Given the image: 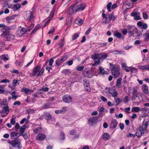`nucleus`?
I'll return each instance as SVG.
<instances>
[{
	"instance_id": "nucleus-2",
	"label": "nucleus",
	"mask_w": 149,
	"mask_h": 149,
	"mask_svg": "<svg viewBox=\"0 0 149 149\" xmlns=\"http://www.w3.org/2000/svg\"><path fill=\"white\" fill-rule=\"evenodd\" d=\"M7 141L13 147H17L18 149L19 148L20 145L21 143L20 140L18 139H15L12 141H10L9 140H8Z\"/></svg>"
},
{
	"instance_id": "nucleus-3",
	"label": "nucleus",
	"mask_w": 149,
	"mask_h": 149,
	"mask_svg": "<svg viewBox=\"0 0 149 149\" xmlns=\"http://www.w3.org/2000/svg\"><path fill=\"white\" fill-rule=\"evenodd\" d=\"M91 58L95 60V63L92 64L93 66H97L100 64L101 58L98 56V55L96 54L94 55H92Z\"/></svg>"
},
{
	"instance_id": "nucleus-28",
	"label": "nucleus",
	"mask_w": 149,
	"mask_h": 149,
	"mask_svg": "<svg viewBox=\"0 0 149 149\" xmlns=\"http://www.w3.org/2000/svg\"><path fill=\"white\" fill-rule=\"evenodd\" d=\"M114 101L116 103V106H118L122 102V99L119 98H116L114 99Z\"/></svg>"
},
{
	"instance_id": "nucleus-25",
	"label": "nucleus",
	"mask_w": 149,
	"mask_h": 149,
	"mask_svg": "<svg viewBox=\"0 0 149 149\" xmlns=\"http://www.w3.org/2000/svg\"><path fill=\"white\" fill-rule=\"evenodd\" d=\"M139 68L142 70H149V65H139Z\"/></svg>"
},
{
	"instance_id": "nucleus-37",
	"label": "nucleus",
	"mask_w": 149,
	"mask_h": 149,
	"mask_svg": "<svg viewBox=\"0 0 149 149\" xmlns=\"http://www.w3.org/2000/svg\"><path fill=\"white\" fill-rule=\"evenodd\" d=\"M63 61L61 59L58 58L56 61V65L57 66L60 65Z\"/></svg>"
},
{
	"instance_id": "nucleus-57",
	"label": "nucleus",
	"mask_w": 149,
	"mask_h": 149,
	"mask_svg": "<svg viewBox=\"0 0 149 149\" xmlns=\"http://www.w3.org/2000/svg\"><path fill=\"white\" fill-rule=\"evenodd\" d=\"M41 129V128L40 127H38L35 129L33 130V132L36 133H37L38 131L40 132Z\"/></svg>"
},
{
	"instance_id": "nucleus-8",
	"label": "nucleus",
	"mask_w": 149,
	"mask_h": 149,
	"mask_svg": "<svg viewBox=\"0 0 149 149\" xmlns=\"http://www.w3.org/2000/svg\"><path fill=\"white\" fill-rule=\"evenodd\" d=\"M107 18H108L109 19H107V20H105L104 22H103L105 23H108L112 20H114L116 18V17L114 16L113 14L112 13L108 14L107 15Z\"/></svg>"
},
{
	"instance_id": "nucleus-15",
	"label": "nucleus",
	"mask_w": 149,
	"mask_h": 149,
	"mask_svg": "<svg viewBox=\"0 0 149 149\" xmlns=\"http://www.w3.org/2000/svg\"><path fill=\"white\" fill-rule=\"evenodd\" d=\"M8 7L9 8L13 9L15 11L18 10L20 8V6L19 4L14 5L11 4L8 6Z\"/></svg>"
},
{
	"instance_id": "nucleus-27",
	"label": "nucleus",
	"mask_w": 149,
	"mask_h": 149,
	"mask_svg": "<svg viewBox=\"0 0 149 149\" xmlns=\"http://www.w3.org/2000/svg\"><path fill=\"white\" fill-rule=\"evenodd\" d=\"M143 36L145 37L144 40L145 41H147L149 40V31H147L144 34Z\"/></svg>"
},
{
	"instance_id": "nucleus-52",
	"label": "nucleus",
	"mask_w": 149,
	"mask_h": 149,
	"mask_svg": "<svg viewBox=\"0 0 149 149\" xmlns=\"http://www.w3.org/2000/svg\"><path fill=\"white\" fill-rule=\"evenodd\" d=\"M121 31L123 34L124 35H126L127 33V30L125 29H123L121 30Z\"/></svg>"
},
{
	"instance_id": "nucleus-53",
	"label": "nucleus",
	"mask_w": 149,
	"mask_h": 149,
	"mask_svg": "<svg viewBox=\"0 0 149 149\" xmlns=\"http://www.w3.org/2000/svg\"><path fill=\"white\" fill-rule=\"evenodd\" d=\"M20 133L22 134V136H23L25 139H27L28 136L26 133L23 132L22 133Z\"/></svg>"
},
{
	"instance_id": "nucleus-47",
	"label": "nucleus",
	"mask_w": 149,
	"mask_h": 149,
	"mask_svg": "<svg viewBox=\"0 0 149 149\" xmlns=\"http://www.w3.org/2000/svg\"><path fill=\"white\" fill-rule=\"evenodd\" d=\"M35 110L32 109H28L26 111L28 113H32L35 112Z\"/></svg>"
},
{
	"instance_id": "nucleus-11",
	"label": "nucleus",
	"mask_w": 149,
	"mask_h": 149,
	"mask_svg": "<svg viewBox=\"0 0 149 149\" xmlns=\"http://www.w3.org/2000/svg\"><path fill=\"white\" fill-rule=\"evenodd\" d=\"M46 138L45 135L42 133H39L37 135L36 139L37 140L42 141L45 140Z\"/></svg>"
},
{
	"instance_id": "nucleus-38",
	"label": "nucleus",
	"mask_w": 149,
	"mask_h": 149,
	"mask_svg": "<svg viewBox=\"0 0 149 149\" xmlns=\"http://www.w3.org/2000/svg\"><path fill=\"white\" fill-rule=\"evenodd\" d=\"M70 70L69 69H65L63 70L62 73L66 75L69 74L70 72Z\"/></svg>"
},
{
	"instance_id": "nucleus-7",
	"label": "nucleus",
	"mask_w": 149,
	"mask_h": 149,
	"mask_svg": "<svg viewBox=\"0 0 149 149\" xmlns=\"http://www.w3.org/2000/svg\"><path fill=\"white\" fill-rule=\"evenodd\" d=\"M62 99L64 102L67 103H70L72 100V96L68 95H66L62 97Z\"/></svg>"
},
{
	"instance_id": "nucleus-58",
	"label": "nucleus",
	"mask_w": 149,
	"mask_h": 149,
	"mask_svg": "<svg viewBox=\"0 0 149 149\" xmlns=\"http://www.w3.org/2000/svg\"><path fill=\"white\" fill-rule=\"evenodd\" d=\"M5 44L4 41L2 40L1 39H0V46L1 47L4 46Z\"/></svg>"
},
{
	"instance_id": "nucleus-51",
	"label": "nucleus",
	"mask_w": 149,
	"mask_h": 149,
	"mask_svg": "<svg viewBox=\"0 0 149 149\" xmlns=\"http://www.w3.org/2000/svg\"><path fill=\"white\" fill-rule=\"evenodd\" d=\"M124 111L125 112L127 113H130V107H127L125 108L124 109Z\"/></svg>"
},
{
	"instance_id": "nucleus-54",
	"label": "nucleus",
	"mask_w": 149,
	"mask_h": 149,
	"mask_svg": "<svg viewBox=\"0 0 149 149\" xmlns=\"http://www.w3.org/2000/svg\"><path fill=\"white\" fill-rule=\"evenodd\" d=\"M79 36V34L78 33H77L74 34L72 36V40H75Z\"/></svg>"
},
{
	"instance_id": "nucleus-32",
	"label": "nucleus",
	"mask_w": 149,
	"mask_h": 149,
	"mask_svg": "<svg viewBox=\"0 0 149 149\" xmlns=\"http://www.w3.org/2000/svg\"><path fill=\"white\" fill-rule=\"evenodd\" d=\"M140 111H141L140 110V108L138 107H133L131 111L132 112H138Z\"/></svg>"
},
{
	"instance_id": "nucleus-21",
	"label": "nucleus",
	"mask_w": 149,
	"mask_h": 149,
	"mask_svg": "<svg viewBox=\"0 0 149 149\" xmlns=\"http://www.w3.org/2000/svg\"><path fill=\"white\" fill-rule=\"evenodd\" d=\"M16 15H13L10 17H7L6 18V22L8 23L11 22L12 20H14L15 19Z\"/></svg>"
},
{
	"instance_id": "nucleus-14",
	"label": "nucleus",
	"mask_w": 149,
	"mask_h": 149,
	"mask_svg": "<svg viewBox=\"0 0 149 149\" xmlns=\"http://www.w3.org/2000/svg\"><path fill=\"white\" fill-rule=\"evenodd\" d=\"M28 30L25 28L23 27L21 30H18L17 32V34L19 36L26 33Z\"/></svg>"
},
{
	"instance_id": "nucleus-43",
	"label": "nucleus",
	"mask_w": 149,
	"mask_h": 149,
	"mask_svg": "<svg viewBox=\"0 0 149 149\" xmlns=\"http://www.w3.org/2000/svg\"><path fill=\"white\" fill-rule=\"evenodd\" d=\"M44 67H43L40 70L37 76H39L42 75L44 72Z\"/></svg>"
},
{
	"instance_id": "nucleus-12",
	"label": "nucleus",
	"mask_w": 149,
	"mask_h": 149,
	"mask_svg": "<svg viewBox=\"0 0 149 149\" xmlns=\"http://www.w3.org/2000/svg\"><path fill=\"white\" fill-rule=\"evenodd\" d=\"M9 112V109L7 105L4 104L2 110L0 112L1 113H6V115H7Z\"/></svg>"
},
{
	"instance_id": "nucleus-9",
	"label": "nucleus",
	"mask_w": 149,
	"mask_h": 149,
	"mask_svg": "<svg viewBox=\"0 0 149 149\" xmlns=\"http://www.w3.org/2000/svg\"><path fill=\"white\" fill-rule=\"evenodd\" d=\"M33 16L32 13L30 11L26 12L25 18L29 21H31L33 19Z\"/></svg>"
},
{
	"instance_id": "nucleus-63",
	"label": "nucleus",
	"mask_w": 149,
	"mask_h": 149,
	"mask_svg": "<svg viewBox=\"0 0 149 149\" xmlns=\"http://www.w3.org/2000/svg\"><path fill=\"white\" fill-rule=\"evenodd\" d=\"M84 69V66H78V67L77 68V70L79 71H81L83 70Z\"/></svg>"
},
{
	"instance_id": "nucleus-56",
	"label": "nucleus",
	"mask_w": 149,
	"mask_h": 149,
	"mask_svg": "<svg viewBox=\"0 0 149 149\" xmlns=\"http://www.w3.org/2000/svg\"><path fill=\"white\" fill-rule=\"evenodd\" d=\"M73 63L72 60L68 61L66 62V64L68 65H72Z\"/></svg>"
},
{
	"instance_id": "nucleus-17",
	"label": "nucleus",
	"mask_w": 149,
	"mask_h": 149,
	"mask_svg": "<svg viewBox=\"0 0 149 149\" xmlns=\"http://www.w3.org/2000/svg\"><path fill=\"white\" fill-rule=\"evenodd\" d=\"M97 116H94L88 119V121L89 123L92 125L96 123L97 122Z\"/></svg>"
},
{
	"instance_id": "nucleus-4",
	"label": "nucleus",
	"mask_w": 149,
	"mask_h": 149,
	"mask_svg": "<svg viewBox=\"0 0 149 149\" xmlns=\"http://www.w3.org/2000/svg\"><path fill=\"white\" fill-rule=\"evenodd\" d=\"M119 68L118 67L114 66L112 70V74L114 78H117L120 74Z\"/></svg>"
},
{
	"instance_id": "nucleus-29",
	"label": "nucleus",
	"mask_w": 149,
	"mask_h": 149,
	"mask_svg": "<svg viewBox=\"0 0 149 149\" xmlns=\"http://www.w3.org/2000/svg\"><path fill=\"white\" fill-rule=\"evenodd\" d=\"M122 81V78H118L116 81V86L118 87L119 88L121 87V85Z\"/></svg>"
},
{
	"instance_id": "nucleus-16",
	"label": "nucleus",
	"mask_w": 149,
	"mask_h": 149,
	"mask_svg": "<svg viewBox=\"0 0 149 149\" xmlns=\"http://www.w3.org/2000/svg\"><path fill=\"white\" fill-rule=\"evenodd\" d=\"M40 65H37L34 69L33 72L31 74V76H34L37 74V73L39 72L40 70Z\"/></svg>"
},
{
	"instance_id": "nucleus-44",
	"label": "nucleus",
	"mask_w": 149,
	"mask_h": 149,
	"mask_svg": "<svg viewBox=\"0 0 149 149\" xmlns=\"http://www.w3.org/2000/svg\"><path fill=\"white\" fill-rule=\"evenodd\" d=\"M60 138L62 140H64L65 139V135L63 133L61 132L60 134Z\"/></svg>"
},
{
	"instance_id": "nucleus-39",
	"label": "nucleus",
	"mask_w": 149,
	"mask_h": 149,
	"mask_svg": "<svg viewBox=\"0 0 149 149\" xmlns=\"http://www.w3.org/2000/svg\"><path fill=\"white\" fill-rule=\"evenodd\" d=\"M16 93L15 91H14L12 93L11 95L12 96V99L16 100L18 97V96L15 95Z\"/></svg>"
},
{
	"instance_id": "nucleus-59",
	"label": "nucleus",
	"mask_w": 149,
	"mask_h": 149,
	"mask_svg": "<svg viewBox=\"0 0 149 149\" xmlns=\"http://www.w3.org/2000/svg\"><path fill=\"white\" fill-rule=\"evenodd\" d=\"M49 90V88L47 87L43 88L40 89V91H47Z\"/></svg>"
},
{
	"instance_id": "nucleus-24",
	"label": "nucleus",
	"mask_w": 149,
	"mask_h": 149,
	"mask_svg": "<svg viewBox=\"0 0 149 149\" xmlns=\"http://www.w3.org/2000/svg\"><path fill=\"white\" fill-rule=\"evenodd\" d=\"M149 125V121H146L144 120L142 123V126H141L142 127H143V128L145 129L146 131L147 130V128Z\"/></svg>"
},
{
	"instance_id": "nucleus-45",
	"label": "nucleus",
	"mask_w": 149,
	"mask_h": 149,
	"mask_svg": "<svg viewBox=\"0 0 149 149\" xmlns=\"http://www.w3.org/2000/svg\"><path fill=\"white\" fill-rule=\"evenodd\" d=\"M112 3L111 2H109L107 5V8L109 12L111 11V7L112 6Z\"/></svg>"
},
{
	"instance_id": "nucleus-40",
	"label": "nucleus",
	"mask_w": 149,
	"mask_h": 149,
	"mask_svg": "<svg viewBox=\"0 0 149 149\" xmlns=\"http://www.w3.org/2000/svg\"><path fill=\"white\" fill-rule=\"evenodd\" d=\"M26 128V125H24L22 126L21 127L20 129V133H22L23 132L25 131V130Z\"/></svg>"
},
{
	"instance_id": "nucleus-36",
	"label": "nucleus",
	"mask_w": 149,
	"mask_h": 149,
	"mask_svg": "<svg viewBox=\"0 0 149 149\" xmlns=\"http://www.w3.org/2000/svg\"><path fill=\"white\" fill-rule=\"evenodd\" d=\"M99 73L102 74H104L105 73V71L104 69L102 67H100L99 68Z\"/></svg>"
},
{
	"instance_id": "nucleus-26",
	"label": "nucleus",
	"mask_w": 149,
	"mask_h": 149,
	"mask_svg": "<svg viewBox=\"0 0 149 149\" xmlns=\"http://www.w3.org/2000/svg\"><path fill=\"white\" fill-rule=\"evenodd\" d=\"M83 21L80 18H77L74 21L75 23L79 25H81L83 24Z\"/></svg>"
},
{
	"instance_id": "nucleus-46",
	"label": "nucleus",
	"mask_w": 149,
	"mask_h": 149,
	"mask_svg": "<svg viewBox=\"0 0 149 149\" xmlns=\"http://www.w3.org/2000/svg\"><path fill=\"white\" fill-rule=\"evenodd\" d=\"M64 44V39L63 38L60 42L59 43V45L60 48H62L63 47Z\"/></svg>"
},
{
	"instance_id": "nucleus-33",
	"label": "nucleus",
	"mask_w": 149,
	"mask_h": 149,
	"mask_svg": "<svg viewBox=\"0 0 149 149\" xmlns=\"http://www.w3.org/2000/svg\"><path fill=\"white\" fill-rule=\"evenodd\" d=\"M127 28L128 31L129 30H133V31H134V29H136L137 30V29L134 26H132L131 25H128L127 26Z\"/></svg>"
},
{
	"instance_id": "nucleus-23",
	"label": "nucleus",
	"mask_w": 149,
	"mask_h": 149,
	"mask_svg": "<svg viewBox=\"0 0 149 149\" xmlns=\"http://www.w3.org/2000/svg\"><path fill=\"white\" fill-rule=\"evenodd\" d=\"M11 134V138L12 139H15L18 138L19 136V134L15 132H12Z\"/></svg>"
},
{
	"instance_id": "nucleus-41",
	"label": "nucleus",
	"mask_w": 149,
	"mask_h": 149,
	"mask_svg": "<svg viewBox=\"0 0 149 149\" xmlns=\"http://www.w3.org/2000/svg\"><path fill=\"white\" fill-rule=\"evenodd\" d=\"M19 82L20 81L19 80L14 79L13 81V85L14 86H15L17 84H19Z\"/></svg>"
},
{
	"instance_id": "nucleus-35",
	"label": "nucleus",
	"mask_w": 149,
	"mask_h": 149,
	"mask_svg": "<svg viewBox=\"0 0 149 149\" xmlns=\"http://www.w3.org/2000/svg\"><path fill=\"white\" fill-rule=\"evenodd\" d=\"M114 36L118 38H120L122 37L121 34L117 31H115L114 32Z\"/></svg>"
},
{
	"instance_id": "nucleus-60",
	"label": "nucleus",
	"mask_w": 149,
	"mask_h": 149,
	"mask_svg": "<svg viewBox=\"0 0 149 149\" xmlns=\"http://www.w3.org/2000/svg\"><path fill=\"white\" fill-rule=\"evenodd\" d=\"M84 86H85L86 87H88L89 86V81H88V80L84 82Z\"/></svg>"
},
{
	"instance_id": "nucleus-10",
	"label": "nucleus",
	"mask_w": 149,
	"mask_h": 149,
	"mask_svg": "<svg viewBox=\"0 0 149 149\" xmlns=\"http://www.w3.org/2000/svg\"><path fill=\"white\" fill-rule=\"evenodd\" d=\"M84 76L86 77L91 78L93 76L92 74L91 73L89 69L87 68L85 69L83 72Z\"/></svg>"
},
{
	"instance_id": "nucleus-55",
	"label": "nucleus",
	"mask_w": 149,
	"mask_h": 149,
	"mask_svg": "<svg viewBox=\"0 0 149 149\" xmlns=\"http://www.w3.org/2000/svg\"><path fill=\"white\" fill-rule=\"evenodd\" d=\"M50 106V104L49 103H48L44 105L42 107V108L44 109H46L48 108Z\"/></svg>"
},
{
	"instance_id": "nucleus-42",
	"label": "nucleus",
	"mask_w": 149,
	"mask_h": 149,
	"mask_svg": "<svg viewBox=\"0 0 149 149\" xmlns=\"http://www.w3.org/2000/svg\"><path fill=\"white\" fill-rule=\"evenodd\" d=\"M1 59H3L4 61H6L8 59V57L7 54L3 55L1 56Z\"/></svg>"
},
{
	"instance_id": "nucleus-30",
	"label": "nucleus",
	"mask_w": 149,
	"mask_h": 149,
	"mask_svg": "<svg viewBox=\"0 0 149 149\" xmlns=\"http://www.w3.org/2000/svg\"><path fill=\"white\" fill-rule=\"evenodd\" d=\"M102 137L104 140H107L109 138L110 135L108 133H106L103 135Z\"/></svg>"
},
{
	"instance_id": "nucleus-49",
	"label": "nucleus",
	"mask_w": 149,
	"mask_h": 149,
	"mask_svg": "<svg viewBox=\"0 0 149 149\" xmlns=\"http://www.w3.org/2000/svg\"><path fill=\"white\" fill-rule=\"evenodd\" d=\"M110 90H111L112 88H105V93L108 95H110V93L109 92H110Z\"/></svg>"
},
{
	"instance_id": "nucleus-64",
	"label": "nucleus",
	"mask_w": 149,
	"mask_h": 149,
	"mask_svg": "<svg viewBox=\"0 0 149 149\" xmlns=\"http://www.w3.org/2000/svg\"><path fill=\"white\" fill-rule=\"evenodd\" d=\"M34 25L33 24H31L30 26L28 28L27 30L29 31H30V30L33 29L34 27Z\"/></svg>"
},
{
	"instance_id": "nucleus-18",
	"label": "nucleus",
	"mask_w": 149,
	"mask_h": 149,
	"mask_svg": "<svg viewBox=\"0 0 149 149\" xmlns=\"http://www.w3.org/2000/svg\"><path fill=\"white\" fill-rule=\"evenodd\" d=\"M118 125V123L116 119L112 120L110 124V127L112 128H115Z\"/></svg>"
},
{
	"instance_id": "nucleus-6",
	"label": "nucleus",
	"mask_w": 149,
	"mask_h": 149,
	"mask_svg": "<svg viewBox=\"0 0 149 149\" xmlns=\"http://www.w3.org/2000/svg\"><path fill=\"white\" fill-rule=\"evenodd\" d=\"M10 29H3V33L1 34V36L6 35L7 36V38L9 39V40H13L15 38V36L14 35L9 34L6 35V34L8 33L9 32V30Z\"/></svg>"
},
{
	"instance_id": "nucleus-20",
	"label": "nucleus",
	"mask_w": 149,
	"mask_h": 149,
	"mask_svg": "<svg viewBox=\"0 0 149 149\" xmlns=\"http://www.w3.org/2000/svg\"><path fill=\"white\" fill-rule=\"evenodd\" d=\"M134 33L136 34H138L139 33L138 30L137 29V30L134 29V31L133 30H129L128 31V33L129 37H131L134 35Z\"/></svg>"
},
{
	"instance_id": "nucleus-19",
	"label": "nucleus",
	"mask_w": 149,
	"mask_h": 149,
	"mask_svg": "<svg viewBox=\"0 0 149 149\" xmlns=\"http://www.w3.org/2000/svg\"><path fill=\"white\" fill-rule=\"evenodd\" d=\"M142 90L143 92L145 94H148L149 91L148 87L146 85L143 84L142 86Z\"/></svg>"
},
{
	"instance_id": "nucleus-50",
	"label": "nucleus",
	"mask_w": 149,
	"mask_h": 149,
	"mask_svg": "<svg viewBox=\"0 0 149 149\" xmlns=\"http://www.w3.org/2000/svg\"><path fill=\"white\" fill-rule=\"evenodd\" d=\"M40 27L38 26H37L35 27L34 29L32 31V33H34L38 29H39Z\"/></svg>"
},
{
	"instance_id": "nucleus-62",
	"label": "nucleus",
	"mask_w": 149,
	"mask_h": 149,
	"mask_svg": "<svg viewBox=\"0 0 149 149\" xmlns=\"http://www.w3.org/2000/svg\"><path fill=\"white\" fill-rule=\"evenodd\" d=\"M76 134L77 131L75 130H72L70 132V134L72 135H75Z\"/></svg>"
},
{
	"instance_id": "nucleus-22",
	"label": "nucleus",
	"mask_w": 149,
	"mask_h": 149,
	"mask_svg": "<svg viewBox=\"0 0 149 149\" xmlns=\"http://www.w3.org/2000/svg\"><path fill=\"white\" fill-rule=\"evenodd\" d=\"M97 55H98V56L100 57L101 59H104L108 57V55L105 53H102L100 54L96 53Z\"/></svg>"
},
{
	"instance_id": "nucleus-48",
	"label": "nucleus",
	"mask_w": 149,
	"mask_h": 149,
	"mask_svg": "<svg viewBox=\"0 0 149 149\" xmlns=\"http://www.w3.org/2000/svg\"><path fill=\"white\" fill-rule=\"evenodd\" d=\"M143 19H146L148 18V15L145 12H143Z\"/></svg>"
},
{
	"instance_id": "nucleus-61",
	"label": "nucleus",
	"mask_w": 149,
	"mask_h": 149,
	"mask_svg": "<svg viewBox=\"0 0 149 149\" xmlns=\"http://www.w3.org/2000/svg\"><path fill=\"white\" fill-rule=\"evenodd\" d=\"M23 90L24 91V92L26 93H27L30 92V90L28 88H23Z\"/></svg>"
},
{
	"instance_id": "nucleus-1",
	"label": "nucleus",
	"mask_w": 149,
	"mask_h": 149,
	"mask_svg": "<svg viewBox=\"0 0 149 149\" xmlns=\"http://www.w3.org/2000/svg\"><path fill=\"white\" fill-rule=\"evenodd\" d=\"M86 4L84 3H76L73 6H71L69 8V10H72L73 12H75L83 10L85 8Z\"/></svg>"
},
{
	"instance_id": "nucleus-13",
	"label": "nucleus",
	"mask_w": 149,
	"mask_h": 149,
	"mask_svg": "<svg viewBox=\"0 0 149 149\" xmlns=\"http://www.w3.org/2000/svg\"><path fill=\"white\" fill-rule=\"evenodd\" d=\"M110 95L113 97L115 98L118 96V93L117 91L115 89H112L111 90H110Z\"/></svg>"
},
{
	"instance_id": "nucleus-34",
	"label": "nucleus",
	"mask_w": 149,
	"mask_h": 149,
	"mask_svg": "<svg viewBox=\"0 0 149 149\" xmlns=\"http://www.w3.org/2000/svg\"><path fill=\"white\" fill-rule=\"evenodd\" d=\"M122 67L127 72H129L130 70L127 68V66L125 63H123L122 64Z\"/></svg>"
},
{
	"instance_id": "nucleus-5",
	"label": "nucleus",
	"mask_w": 149,
	"mask_h": 149,
	"mask_svg": "<svg viewBox=\"0 0 149 149\" xmlns=\"http://www.w3.org/2000/svg\"><path fill=\"white\" fill-rule=\"evenodd\" d=\"M146 131L143 127L140 126L136 130V135L138 137H141L144 134Z\"/></svg>"
},
{
	"instance_id": "nucleus-31",
	"label": "nucleus",
	"mask_w": 149,
	"mask_h": 149,
	"mask_svg": "<svg viewBox=\"0 0 149 149\" xmlns=\"http://www.w3.org/2000/svg\"><path fill=\"white\" fill-rule=\"evenodd\" d=\"M45 118L47 120H50L52 118L51 115L48 113H46L44 114Z\"/></svg>"
}]
</instances>
